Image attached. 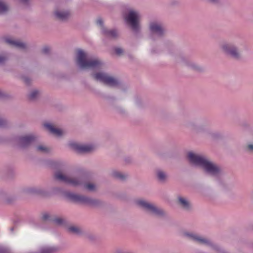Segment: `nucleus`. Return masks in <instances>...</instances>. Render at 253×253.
I'll use <instances>...</instances> for the list:
<instances>
[{
	"instance_id": "obj_1",
	"label": "nucleus",
	"mask_w": 253,
	"mask_h": 253,
	"mask_svg": "<svg viewBox=\"0 0 253 253\" xmlns=\"http://www.w3.org/2000/svg\"><path fill=\"white\" fill-rule=\"evenodd\" d=\"M188 158L192 165L201 167L206 173L212 176L217 177L222 173L221 169L218 166L203 155L190 152L188 153Z\"/></svg>"
},
{
	"instance_id": "obj_2",
	"label": "nucleus",
	"mask_w": 253,
	"mask_h": 253,
	"mask_svg": "<svg viewBox=\"0 0 253 253\" xmlns=\"http://www.w3.org/2000/svg\"><path fill=\"white\" fill-rule=\"evenodd\" d=\"M54 176L56 179L74 187H83L89 191L95 190V185L87 182L86 178L82 175L75 174L72 176H67L61 172L58 171L55 173Z\"/></svg>"
},
{
	"instance_id": "obj_3",
	"label": "nucleus",
	"mask_w": 253,
	"mask_h": 253,
	"mask_svg": "<svg viewBox=\"0 0 253 253\" xmlns=\"http://www.w3.org/2000/svg\"><path fill=\"white\" fill-rule=\"evenodd\" d=\"M77 62L80 68L91 69L93 71L100 70L102 65V63L99 59L88 58L85 53L81 49L78 50Z\"/></svg>"
},
{
	"instance_id": "obj_4",
	"label": "nucleus",
	"mask_w": 253,
	"mask_h": 253,
	"mask_svg": "<svg viewBox=\"0 0 253 253\" xmlns=\"http://www.w3.org/2000/svg\"><path fill=\"white\" fill-rule=\"evenodd\" d=\"M65 194L68 199L74 203L85 204L92 207H97L100 205V202L99 200L88 197L70 192H67Z\"/></svg>"
},
{
	"instance_id": "obj_5",
	"label": "nucleus",
	"mask_w": 253,
	"mask_h": 253,
	"mask_svg": "<svg viewBox=\"0 0 253 253\" xmlns=\"http://www.w3.org/2000/svg\"><path fill=\"white\" fill-rule=\"evenodd\" d=\"M92 76L95 80L111 87H117L120 84L118 79L109 76L105 72H98L93 73Z\"/></svg>"
},
{
	"instance_id": "obj_6",
	"label": "nucleus",
	"mask_w": 253,
	"mask_h": 253,
	"mask_svg": "<svg viewBox=\"0 0 253 253\" xmlns=\"http://www.w3.org/2000/svg\"><path fill=\"white\" fill-rule=\"evenodd\" d=\"M138 206L146 211L159 217L165 216V212L161 208L155 205L143 200H139L136 201Z\"/></svg>"
},
{
	"instance_id": "obj_7",
	"label": "nucleus",
	"mask_w": 253,
	"mask_h": 253,
	"mask_svg": "<svg viewBox=\"0 0 253 253\" xmlns=\"http://www.w3.org/2000/svg\"><path fill=\"white\" fill-rule=\"evenodd\" d=\"M140 15L137 11L130 10L125 17V21L133 31L138 33L140 29L139 25Z\"/></svg>"
},
{
	"instance_id": "obj_8",
	"label": "nucleus",
	"mask_w": 253,
	"mask_h": 253,
	"mask_svg": "<svg viewBox=\"0 0 253 253\" xmlns=\"http://www.w3.org/2000/svg\"><path fill=\"white\" fill-rule=\"evenodd\" d=\"M221 49L227 56L236 60L241 59V56L237 46L233 43L226 42L222 44Z\"/></svg>"
},
{
	"instance_id": "obj_9",
	"label": "nucleus",
	"mask_w": 253,
	"mask_h": 253,
	"mask_svg": "<svg viewBox=\"0 0 253 253\" xmlns=\"http://www.w3.org/2000/svg\"><path fill=\"white\" fill-rule=\"evenodd\" d=\"M149 29L152 36H156L158 38L162 37L166 32L163 24L157 20H153L150 22Z\"/></svg>"
},
{
	"instance_id": "obj_10",
	"label": "nucleus",
	"mask_w": 253,
	"mask_h": 253,
	"mask_svg": "<svg viewBox=\"0 0 253 253\" xmlns=\"http://www.w3.org/2000/svg\"><path fill=\"white\" fill-rule=\"evenodd\" d=\"M183 235L184 237L187 238L188 239L191 240H192L193 241H195L201 244H204L209 246H211L213 249H214L216 251H220V248L217 246L213 245L210 240L206 238H204L200 236H199L193 233L185 232L183 233Z\"/></svg>"
},
{
	"instance_id": "obj_11",
	"label": "nucleus",
	"mask_w": 253,
	"mask_h": 253,
	"mask_svg": "<svg viewBox=\"0 0 253 253\" xmlns=\"http://www.w3.org/2000/svg\"><path fill=\"white\" fill-rule=\"evenodd\" d=\"M69 145L74 151L80 154L89 153L94 149V146L90 144L83 145L72 142H70Z\"/></svg>"
},
{
	"instance_id": "obj_12",
	"label": "nucleus",
	"mask_w": 253,
	"mask_h": 253,
	"mask_svg": "<svg viewBox=\"0 0 253 253\" xmlns=\"http://www.w3.org/2000/svg\"><path fill=\"white\" fill-rule=\"evenodd\" d=\"M36 139V136L30 134L20 136L17 138V142L19 147L25 148L31 145Z\"/></svg>"
},
{
	"instance_id": "obj_13",
	"label": "nucleus",
	"mask_w": 253,
	"mask_h": 253,
	"mask_svg": "<svg viewBox=\"0 0 253 253\" xmlns=\"http://www.w3.org/2000/svg\"><path fill=\"white\" fill-rule=\"evenodd\" d=\"M179 205L185 210L190 211L192 209L190 202L186 198L179 196L177 198Z\"/></svg>"
},
{
	"instance_id": "obj_14",
	"label": "nucleus",
	"mask_w": 253,
	"mask_h": 253,
	"mask_svg": "<svg viewBox=\"0 0 253 253\" xmlns=\"http://www.w3.org/2000/svg\"><path fill=\"white\" fill-rule=\"evenodd\" d=\"M43 126L52 134L56 136H61L63 134L61 129L54 127L49 123H45Z\"/></svg>"
},
{
	"instance_id": "obj_15",
	"label": "nucleus",
	"mask_w": 253,
	"mask_h": 253,
	"mask_svg": "<svg viewBox=\"0 0 253 253\" xmlns=\"http://www.w3.org/2000/svg\"><path fill=\"white\" fill-rule=\"evenodd\" d=\"M5 42L10 45L19 49H24L27 47L26 44L25 43L20 42L18 41H13L9 38L5 39Z\"/></svg>"
},
{
	"instance_id": "obj_16",
	"label": "nucleus",
	"mask_w": 253,
	"mask_h": 253,
	"mask_svg": "<svg viewBox=\"0 0 253 253\" xmlns=\"http://www.w3.org/2000/svg\"><path fill=\"white\" fill-rule=\"evenodd\" d=\"M55 15L58 19L64 21L68 18L70 13L68 11L57 10L55 12Z\"/></svg>"
},
{
	"instance_id": "obj_17",
	"label": "nucleus",
	"mask_w": 253,
	"mask_h": 253,
	"mask_svg": "<svg viewBox=\"0 0 253 253\" xmlns=\"http://www.w3.org/2000/svg\"><path fill=\"white\" fill-rule=\"evenodd\" d=\"M102 33L106 37L108 38H116L118 36V32L116 30L112 29L108 30L104 27H102Z\"/></svg>"
},
{
	"instance_id": "obj_18",
	"label": "nucleus",
	"mask_w": 253,
	"mask_h": 253,
	"mask_svg": "<svg viewBox=\"0 0 253 253\" xmlns=\"http://www.w3.org/2000/svg\"><path fill=\"white\" fill-rule=\"evenodd\" d=\"M156 176L159 181L161 182H165L167 180L168 174L163 170L158 169L156 171Z\"/></svg>"
},
{
	"instance_id": "obj_19",
	"label": "nucleus",
	"mask_w": 253,
	"mask_h": 253,
	"mask_svg": "<svg viewBox=\"0 0 253 253\" xmlns=\"http://www.w3.org/2000/svg\"><path fill=\"white\" fill-rule=\"evenodd\" d=\"M112 175L114 178L120 180H124L126 179L128 176V175L126 173H122L117 171H113Z\"/></svg>"
},
{
	"instance_id": "obj_20",
	"label": "nucleus",
	"mask_w": 253,
	"mask_h": 253,
	"mask_svg": "<svg viewBox=\"0 0 253 253\" xmlns=\"http://www.w3.org/2000/svg\"><path fill=\"white\" fill-rule=\"evenodd\" d=\"M186 65L189 67L190 69L195 71H202L203 70V68L197 65L193 62L192 61H188L185 62Z\"/></svg>"
},
{
	"instance_id": "obj_21",
	"label": "nucleus",
	"mask_w": 253,
	"mask_h": 253,
	"mask_svg": "<svg viewBox=\"0 0 253 253\" xmlns=\"http://www.w3.org/2000/svg\"><path fill=\"white\" fill-rule=\"evenodd\" d=\"M57 250V248L54 247H43L40 249V253H54Z\"/></svg>"
},
{
	"instance_id": "obj_22",
	"label": "nucleus",
	"mask_w": 253,
	"mask_h": 253,
	"mask_svg": "<svg viewBox=\"0 0 253 253\" xmlns=\"http://www.w3.org/2000/svg\"><path fill=\"white\" fill-rule=\"evenodd\" d=\"M68 230L71 233L76 235H81L82 233L81 229L77 226H70L68 228Z\"/></svg>"
},
{
	"instance_id": "obj_23",
	"label": "nucleus",
	"mask_w": 253,
	"mask_h": 253,
	"mask_svg": "<svg viewBox=\"0 0 253 253\" xmlns=\"http://www.w3.org/2000/svg\"><path fill=\"white\" fill-rule=\"evenodd\" d=\"M52 222L58 225H62L65 223V220L60 217H56L53 218Z\"/></svg>"
},
{
	"instance_id": "obj_24",
	"label": "nucleus",
	"mask_w": 253,
	"mask_h": 253,
	"mask_svg": "<svg viewBox=\"0 0 253 253\" xmlns=\"http://www.w3.org/2000/svg\"><path fill=\"white\" fill-rule=\"evenodd\" d=\"M7 10V6L2 0H0V14L5 13Z\"/></svg>"
},
{
	"instance_id": "obj_25",
	"label": "nucleus",
	"mask_w": 253,
	"mask_h": 253,
	"mask_svg": "<svg viewBox=\"0 0 253 253\" xmlns=\"http://www.w3.org/2000/svg\"><path fill=\"white\" fill-rule=\"evenodd\" d=\"M53 217H51L50 214L47 212H44L42 213V219L43 221H52Z\"/></svg>"
},
{
	"instance_id": "obj_26",
	"label": "nucleus",
	"mask_w": 253,
	"mask_h": 253,
	"mask_svg": "<svg viewBox=\"0 0 253 253\" xmlns=\"http://www.w3.org/2000/svg\"><path fill=\"white\" fill-rule=\"evenodd\" d=\"M39 92L37 90H34L31 91V92L29 95V98L30 100H34L36 98L37 96L38 95Z\"/></svg>"
},
{
	"instance_id": "obj_27",
	"label": "nucleus",
	"mask_w": 253,
	"mask_h": 253,
	"mask_svg": "<svg viewBox=\"0 0 253 253\" xmlns=\"http://www.w3.org/2000/svg\"><path fill=\"white\" fill-rule=\"evenodd\" d=\"M8 126V122L6 120L0 118V127L4 128Z\"/></svg>"
},
{
	"instance_id": "obj_28",
	"label": "nucleus",
	"mask_w": 253,
	"mask_h": 253,
	"mask_svg": "<svg viewBox=\"0 0 253 253\" xmlns=\"http://www.w3.org/2000/svg\"><path fill=\"white\" fill-rule=\"evenodd\" d=\"M37 150L39 151L42 152H47L48 151V149L42 145H40L37 147Z\"/></svg>"
},
{
	"instance_id": "obj_29",
	"label": "nucleus",
	"mask_w": 253,
	"mask_h": 253,
	"mask_svg": "<svg viewBox=\"0 0 253 253\" xmlns=\"http://www.w3.org/2000/svg\"><path fill=\"white\" fill-rule=\"evenodd\" d=\"M8 59V57L5 55L0 56V64H4Z\"/></svg>"
},
{
	"instance_id": "obj_30",
	"label": "nucleus",
	"mask_w": 253,
	"mask_h": 253,
	"mask_svg": "<svg viewBox=\"0 0 253 253\" xmlns=\"http://www.w3.org/2000/svg\"><path fill=\"white\" fill-rule=\"evenodd\" d=\"M115 51L116 53L118 55H120L123 52V50L120 47L115 48Z\"/></svg>"
},
{
	"instance_id": "obj_31",
	"label": "nucleus",
	"mask_w": 253,
	"mask_h": 253,
	"mask_svg": "<svg viewBox=\"0 0 253 253\" xmlns=\"http://www.w3.org/2000/svg\"><path fill=\"white\" fill-rule=\"evenodd\" d=\"M97 24L101 27V32H102V27H104L102 20L101 18H98L97 20Z\"/></svg>"
},
{
	"instance_id": "obj_32",
	"label": "nucleus",
	"mask_w": 253,
	"mask_h": 253,
	"mask_svg": "<svg viewBox=\"0 0 253 253\" xmlns=\"http://www.w3.org/2000/svg\"><path fill=\"white\" fill-rule=\"evenodd\" d=\"M49 48L47 46H45L42 49V53L44 54H48L49 52Z\"/></svg>"
},
{
	"instance_id": "obj_33",
	"label": "nucleus",
	"mask_w": 253,
	"mask_h": 253,
	"mask_svg": "<svg viewBox=\"0 0 253 253\" xmlns=\"http://www.w3.org/2000/svg\"><path fill=\"white\" fill-rule=\"evenodd\" d=\"M23 82L27 84H29L30 83V79L28 77L22 78Z\"/></svg>"
},
{
	"instance_id": "obj_34",
	"label": "nucleus",
	"mask_w": 253,
	"mask_h": 253,
	"mask_svg": "<svg viewBox=\"0 0 253 253\" xmlns=\"http://www.w3.org/2000/svg\"><path fill=\"white\" fill-rule=\"evenodd\" d=\"M27 192L29 193H35L37 192V191L34 189H29L27 190Z\"/></svg>"
},
{
	"instance_id": "obj_35",
	"label": "nucleus",
	"mask_w": 253,
	"mask_h": 253,
	"mask_svg": "<svg viewBox=\"0 0 253 253\" xmlns=\"http://www.w3.org/2000/svg\"><path fill=\"white\" fill-rule=\"evenodd\" d=\"M208 1L213 4H217L219 2V0H208Z\"/></svg>"
},
{
	"instance_id": "obj_36",
	"label": "nucleus",
	"mask_w": 253,
	"mask_h": 253,
	"mask_svg": "<svg viewBox=\"0 0 253 253\" xmlns=\"http://www.w3.org/2000/svg\"><path fill=\"white\" fill-rule=\"evenodd\" d=\"M0 253H7L6 250L3 247H0Z\"/></svg>"
},
{
	"instance_id": "obj_37",
	"label": "nucleus",
	"mask_w": 253,
	"mask_h": 253,
	"mask_svg": "<svg viewBox=\"0 0 253 253\" xmlns=\"http://www.w3.org/2000/svg\"><path fill=\"white\" fill-rule=\"evenodd\" d=\"M195 129L198 132H201L203 130V128L201 126H198L195 128Z\"/></svg>"
},
{
	"instance_id": "obj_38",
	"label": "nucleus",
	"mask_w": 253,
	"mask_h": 253,
	"mask_svg": "<svg viewBox=\"0 0 253 253\" xmlns=\"http://www.w3.org/2000/svg\"><path fill=\"white\" fill-rule=\"evenodd\" d=\"M125 162L126 163H129L131 162V159L130 158H127L125 159Z\"/></svg>"
},
{
	"instance_id": "obj_39",
	"label": "nucleus",
	"mask_w": 253,
	"mask_h": 253,
	"mask_svg": "<svg viewBox=\"0 0 253 253\" xmlns=\"http://www.w3.org/2000/svg\"><path fill=\"white\" fill-rule=\"evenodd\" d=\"M248 148L250 150H253V144H249Z\"/></svg>"
},
{
	"instance_id": "obj_40",
	"label": "nucleus",
	"mask_w": 253,
	"mask_h": 253,
	"mask_svg": "<svg viewBox=\"0 0 253 253\" xmlns=\"http://www.w3.org/2000/svg\"><path fill=\"white\" fill-rule=\"evenodd\" d=\"M19 1L23 3H27L29 0H19Z\"/></svg>"
},
{
	"instance_id": "obj_41",
	"label": "nucleus",
	"mask_w": 253,
	"mask_h": 253,
	"mask_svg": "<svg viewBox=\"0 0 253 253\" xmlns=\"http://www.w3.org/2000/svg\"><path fill=\"white\" fill-rule=\"evenodd\" d=\"M3 95H3V94L2 93V92H1V91H0V97H3Z\"/></svg>"
},
{
	"instance_id": "obj_42",
	"label": "nucleus",
	"mask_w": 253,
	"mask_h": 253,
	"mask_svg": "<svg viewBox=\"0 0 253 253\" xmlns=\"http://www.w3.org/2000/svg\"><path fill=\"white\" fill-rule=\"evenodd\" d=\"M13 229H14V228H13V227H12V228H10V230H11V231H13Z\"/></svg>"
},
{
	"instance_id": "obj_43",
	"label": "nucleus",
	"mask_w": 253,
	"mask_h": 253,
	"mask_svg": "<svg viewBox=\"0 0 253 253\" xmlns=\"http://www.w3.org/2000/svg\"><path fill=\"white\" fill-rule=\"evenodd\" d=\"M152 52L154 53H156V52L154 50H152Z\"/></svg>"
}]
</instances>
